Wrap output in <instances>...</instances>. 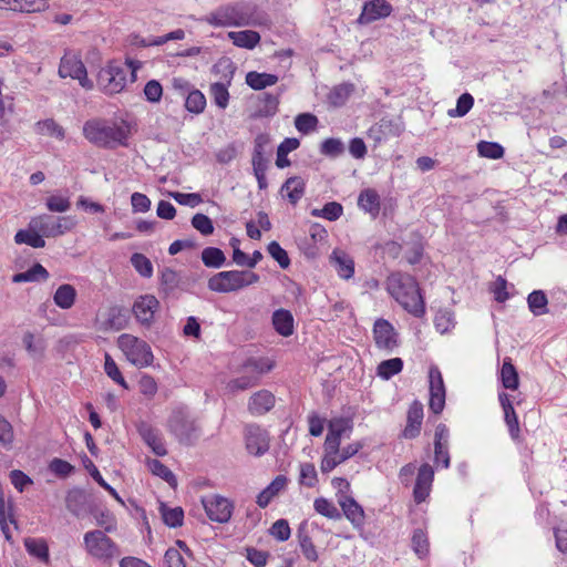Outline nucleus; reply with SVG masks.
Returning a JSON list of instances; mask_svg holds the SVG:
<instances>
[{
	"instance_id": "nucleus-22",
	"label": "nucleus",
	"mask_w": 567,
	"mask_h": 567,
	"mask_svg": "<svg viewBox=\"0 0 567 567\" xmlns=\"http://www.w3.org/2000/svg\"><path fill=\"white\" fill-rule=\"evenodd\" d=\"M330 261L333 265L338 276L344 280H349L354 275V260L344 250L334 249L330 256Z\"/></svg>"
},
{
	"instance_id": "nucleus-60",
	"label": "nucleus",
	"mask_w": 567,
	"mask_h": 567,
	"mask_svg": "<svg viewBox=\"0 0 567 567\" xmlns=\"http://www.w3.org/2000/svg\"><path fill=\"white\" fill-rule=\"evenodd\" d=\"M344 151V145L339 138H327L321 143V154L330 157H338Z\"/></svg>"
},
{
	"instance_id": "nucleus-21",
	"label": "nucleus",
	"mask_w": 567,
	"mask_h": 567,
	"mask_svg": "<svg viewBox=\"0 0 567 567\" xmlns=\"http://www.w3.org/2000/svg\"><path fill=\"white\" fill-rule=\"evenodd\" d=\"M423 405L419 401H414L408 411L406 425L403 430L405 439H414L420 434L423 421Z\"/></svg>"
},
{
	"instance_id": "nucleus-19",
	"label": "nucleus",
	"mask_w": 567,
	"mask_h": 567,
	"mask_svg": "<svg viewBox=\"0 0 567 567\" xmlns=\"http://www.w3.org/2000/svg\"><path fill=\"white\" fill-rule=\"evenodd\" d=\"M434 478V471L427 463L422 464L419 468L416 482L413 489L414 501L420 504L429 496L432 482Z\"/></svg>"
},
{
	"instance_id": "nucleus-61",
	"label": "nucleus",
	"mask_w": 567,
	"mask_h": 567,
	"mask_svg": "<svg viewBox=\"0 0 567 567\" xmlns=\"http://www.w3.org/2000/svg\"><path fill=\"white\" fill-rule=\"evenodd\" d=\"M267 251L282 269L289 267L290 259L288 254L277 241H271L267 247Z\"/></svg>"
},
{
	"instance_id": "nucleus-23",
	"label": "nucleus",
	"mask_w": 567,
	"mask_h": 567,
	"mask_svg": "<svg viewBox=\"0 0 567 567\" xmlns=\"http://www.w3.org/2000/svg\"><path fill=\"white\" fill-rule=\"evenodd\" d=\"M338 503L344 516L352 523L353 526L359 527L364 524L363 508L352 496L342 494L339 496Z\"/></svg>"
},
{
	"instance_id": "nucleus-8",
	"label": "nucleus",
	"mask_w": 567,
	"mask_h": 567,
	"mask_svg": "<svg viewBox=\"0 0 567 567\" xmlns=\"http://www.w3.org/2000/svg\"><path fill=\"white\" fill-rule=\"evenodd\" d=\"M31 228L37 229L42 238H55L70 231L75 221L71 216H53L41 214L30 219Z\"/></svg>"
},
{
	"instance_id": "nucleus-38",
	"label": "nucleus",
	"mask_w": 567,
	"mask_h": 567,
	"mask_svg": "<svg viewBox=\"0 0 567 567\" xmlns=\"http://www.w3.org/2000/svg\"><path fill=\"white\" fill-rule=\"evenodd\" d=\"M501 381L505 389L516 390L519 384L518 373L509 358H506L501 369Z\"/></svg>"
},
{
	"instance_id": "nucleus-31",
	"label": "nucleus",
	"mask_w": 567,
	"mask_h": 567,
	"mask_svg": "<svg viewBox=\"0 0 567 567\" xmlns=\"http://www.w3.org/2000/svg\"><path fill=\"white\" fill-rule=\"evenodd\" d=\"M22 342L32 358L41 360L44 357L47 342L42 337L35 338L34 333L27 331L22 337Z\"/></svg>"
},
{
	"instance_id": "nucleus-15",
	"label": "nucleus",
	"mask_w": 567,
	"mask_h": 567,
	"mask_svg": "<svg viewBox=\"0 0 567 567\" xmlns=\"http://www.w3.org/2000/svg\"><path fill=\"white\" fill-rule=\"evenodd\" d=\"M392 11L393 8L386 0H370L364 2L357 21L359 24H370L377 20L388 18Z\"/></svg>"
},
{
	"instance_id": "nucleus-29",
	"label": "nucleus",
	"mask_w": 567,
	"mask_h": 567,
	"mask_svg": "<svg viewBox=\"0 0 567 567\" xmlns=\"http://www.w3.org/2000/svg\"><path fill=\"white\" fill-rule=\"evenodd\" d=\"M246 84L255 91L264 90L268 86H272L278 82V76L271 73H259L257 71H250L246 74Z\"/></svg>"
},
{
	"instance_id": "nucleus-43",
	"label": "nucleus",
	"mask_w": 567,
	"mask_h": 567,
	"mask_svg": "<svg viewBox=\"0 0 567 567\" xmlns=\"http://www.w3.org/2000/svg\"><path fill=\"white\" fill-rule=\"evenodd\" d=\"M352 429L353 421L349 417H334L328 424V432L339 439H342L346 434L349 437Z\"/></svg>"
},
{
	"instance_id": "nucleus-20",
	"label": "nucleus",
	"mask_w": 567,
	"mask_h": 567,
	"mask_svg": "<svg viewBox=\"0 0 567 567\" xmlns=\"http://www.w3.org/2000/svg\"><path fill=\"white\" fill-rule=\"evenodd\" d=\"M275 395L268 390L255 392L248 401V411L252 415H262L275 406Z\"/></svg>"
},
{
	"instance_id": "nucleus-1",
	"label": "nucleus",
	"mask_w": 567,
	"mask_h": 567,
	"mask_svg": "<svg viewBox=\"0 0 567 567\" xmlns=\"http://www.w3.org/2000/svg\"><path fill=\"white\" fill-rule=\"evenodd\" d=\"M389 293L410 313L421 317L424 302L414 277L403 272H394L386 279Z\"/></svg>"
},
{
	"instance_id": "nucleus-10",
	"label": "nucleus",
	"mask_w": 567,
	"mask_h": 567,
	"mask_svg": "<svg viewBox=\"0 0 567 567\" xmlns=\"http://www.w3.org/2000/svg\"><path fill=\"white\" fill-rule=\"evenodd\" d=\"M159 301L153 295H142L137 297L132 306V312L136 321L150 328L154 323L155 313L159 310Z\"/></svg>"
},
{
	"instance_id": "nucleus-24",
	"label": "nucleus",
	"mask_w": 567,
	"mask_h": 567,
	"mask_svg": "<svg viewBox=\"0 0 567 567\" xmlns=\"http://www.w3.org/2000/svg\"><path fill=\"white\" fill-rule=\"evenodd\" d=\"M358 206L375 218L380 213V196L373 188L363 189L358 197Z\"/></svg>"
},
{
	"instance_id": "nucleus-37",
	"label": "nucleus",
	"mask_w": 567,
	"mask_h": 567,
	"mask_svg": "<svg viewBox=\"0 0 567 567\" xmlns=\"http://www.w3.org/2000/svg\"><path fill=\"white\" fill-rule=\"evenodd\" d=\"M245 27H266L271 24L269 16L258 10L256 7L246 6L245 10Z\"/></svg>"
},
{
	"instance_id": "nucleus-52",
	"label": "nucleus",
	"mask_w": 567,
	"mask_h": 567,
	"mask_svg": "<svg viewBox=\"0 0 567 567\" xmlns=\"http://www.w3.org/2000/svg\"><path fill=\"white\" fill-rule=\"evenodd\" d=\"M353 92L352 84H340L332 89L329 94V102L334 106L343 105Z\"/></svg>"
},
{
	"instance_id": "nucleus-50",
	"label": "nucleus",
	"mask_w": 567,
	"mask_h": 567,
	"mask_svg": "<svg viewBox=\"0 0 567 567\" xmlns=\"http://www.w3.org/2000/svg\"><path fill=\"white\" fill-rule=\"evenodd\" d=\"M161 513L164 523L172 528L183 525L184 512L181 507L168 508L164 505L161 506Z\"/></svg>"
},
{
	"instance_id": "nucleus-11",
	"label": "nucleus",
	"mask_w": 567,
	"mask_h": 567,
	"mask_svg": "<svg viewBox=\"0 0 567 567\" xmlns=\"http://www.w3.org/2000/svg\"><path fill=\"white\" fill-rule=\"evenodd\" d=\"M430 401L429 408L434 414H440L445 406V385L442 373L437 367L429 371Z\"/></svg>"
},
{
	"instance_id": "nucleus-51",
	"label": "nucleus",
	"mask_w": 567,
	"mask_h": 567,
	"mask_svg": "<svg viewBox=\"0 0 567 567\" xmlns=\"http://www.w3.org/2000/svg\"><path fill=\"white\" fill-rule=\"evenodd\" d=\"M148 467L151 470V472L163 478L165 482H167L169 485L172 486H176V476L174 475V473L165 465L163 464L161 461L158 460H151L148 461Z\"/></svg>"
},
{
	"instance_id": "nucleus-7",
	"label": "nucleus",
	"mask_w": 567,
	"mask_h": 567,
	"mask_svg": "<svg viewBox=\"0 0 567 567\" xmlns=\"http://www.w3.org/2000/svg\"><path fill=\"white\" fill-rule=\"evenodd\" d=\"M117 346L130 363L136 368L152 365L154 355L151 346L130 333H123L117 338Z\"/></svg>"
},
{
	"instance_id": "nucleus-36",
	"label": "nucleus",
	"mask_w": 567,
	"mask_h": 567,
	"mask_svg": "<svg viewBox=\"0 0 567 567\" xmlns=\"http://www.w3.org/2000/svg\"><path fill=\"white\" fill-rule=\"evenodd\" d=\"M527 303L534 316H543L548 312V299L543 290H534L527 297Z\"/></svg>"
},
{
	"instance_id": "nucleus-34",
	"label": "nucleus",
	"mask_w": 567,
	"mask_h": 567,
	"mask_svg": "<svg viewBox=\"0 0 567 567\" xmlns=\"http://www.w3.org/2000/svg\"><path fill=\"white\" fill-rule=\"evenodd\" d=\"M236 66L229 59H220L213 65L212 72L218 78L216 82L231 84Z\"/></svg>"
},
{
	"instance_id": "nucleus-12",
	"label": "nucleus",
	"mask_w": 567,
	"mask_h": 567,
	"mask_svg": "<svg viewBox=\"0 0 567 567\" xmlns=\"http://www.w3.org/2000/svg\"><path fill=\"white\" fill-rule=\"evenodd\" d=\"M246 6H227L218 9L208 18L216 27H245Z\"/></svg>"
},
{
	"instance_id": "nucleus-58",
	"label": "nucleus",
	"mask_w": 567,
	"mask_h": 567,
	"mask_svg": "<svg viewBox=\"0 0 567 567\" xmlns=\"http://www.w3.org/2000/svg\"><path fill=\"white\" fill-rule=\"evenodd\" d=\"M299 483L307 487H313L318 483V473L312 463L300 465Z\"/></svg>"
},
{
	"instance_id": "nucleus-3",
	"label": "nucleus",
	"mask_w": 567,
	"mask_h": 567,
	"mask_svg": "<svg viewBox=\"0 0 567 567\" xmlns=\"http://www.w3.org/2000/svg\"><path fill=\"white\" fill-rule=\"evenodd\" d=\"M83 546L92 559L102 564H110L121 555L116 543L102 529L86 532L83 536Z\"/></svg>"
},
{
	"instance_id": "nucleus-28",
	"label": "nucleus",
	"mask_w": 567,
	"mask_h": 567,
	"mask_svg": "<svg viewBox=\"0 0 567 567\" xmlns=\"http://www.w3.org/2000/svg\"><path fill=\"white\" fill-rule=\"evenodd\" d=\"M272 326L282 337H289L293 333V317L286 309H278L272 313Z\"/></svg>"
},
{
	"instance_id": "nucleus-6",
	"label": "nucleus",
	"mask_w": 567,
	"mask_h": 567,
	"mask_svg": "<svg viewBox=\"0 0 567 567\" xmlns=\"http://www.w3.org/2000/svg\"><path fill=\"white\" fill-rule=\"evenodd\" d=\"M272 369V365L264 359H248L243 368L241 375L229 380L226 390L235 394L239 391H246L259 383L260 377Z\"/></svg>"
},
{
	"instance_id": "nucleus-45",
	"label": "nucleus",
	"mask_w": 567,
	"mask_h": 567,
	"mask_svg": "<svg viewBox=\"0 0 567 567\" xmlns=\"http://www.w3.org/2000/svg\"><path fill=\"white\" fill-rule=\"evenodd\" d=\"M96 525L106 533H113L117 528L115 516L109 509H100L93 513Z\"/></svg>"
},
{
	"instance_id": "nucleus-17",
	"label": "nucleus",
	"mask_w": 567,
	"mask_h": 567,
	"mask_svg": "<svg viewBox=\"0 0 567 567\" xmlns=\"http://www.w3.org/2000/svg\"><path fill=\"white\" fill-rule=\"evenodd\" d=\"M246 447L252 455L260 456L269 449V439L265 430L257 425L246 429Z\"/></svg>"
},
{
	"instance_id": "nucleus-62",
	"label": "nucleus",
	"mask_w": 567,
	"mask_h": 567,
	"mask_svg": "<svg viewBox=\"0 0 567 567\" xmlns=\"http://www.w3.org/2000/svg\"><path fill=\"white\" fill-rule=\"evenodd\" d=\"M192 226L204 236H208L214 233V225L212 219L200 213L193 216Z\"/></svg>"
},
{
	"instance_id": "nucleus-56",
	"label": "nucleus",
	"mask_w": 567,
	"mask_h": 567,
	"mask_svg": "<svg viewBox=\"0 0 567 567\" xmlns=\"http://www.w3.org/2000/svg\"><path fill=\"white\" fill-rule=\"evenodd\" d=\"M318 125V118L311 113H301L295 118V126L298 132L309 134L315 131Z\"/></svg>"
},
{
	"instance_id": "nucleus-4",
	"label": "nucleus",
	"mask_w": 567,
	"mask_h": 567,
	"mask_svg": "<svg viewBox=\"0 0 567 567\" xmlns=\"http://www.w3.org/2000/svg\"><path fill=\"white\" fill-rule=\"evenodd\" d=\"M259 281V275L250 270H227L212 276L208 288L212 291L228 293Z\"/></svg>"
},
{
	"instance_id": "nucleus-59",
	"label": "nucleus",
	"mask_w": 567,
	"mask_h": 567,
	"mask_svg": "<svg viewBox=\"0 0 567 567\" xmlns=\"http://www.w3.org/2000/svg\"><path fill=\"white\" fill-rule=\"evenodd\" d=\"M45 206L52 213H65L70 209L71 202L69 197L52 195L45 199Z\"/></svg>"
},
{
	"instance_id": "nucleus-57",
	"label": "nucleus",
	"mask_w": 567,
	"mask_h": 567,
	"mask_svg": "<svg viewBox=\"0 0 567 567\" xmlns=\"http://www.w3.org/2000/svg\"><path fill=\"white\" fill-rule=\"evenodd\" d=\"M107 324L111 329L120 331L127 324V316L124 309L114 307L110 309Z\"/></svg>"
},
{
	"instance_id": "nucleus-13",
	"label": "nucleus",
	"mask_w": 567,
	"mask_h": 567,
	"mask_svg": "<svg viewBox=\"0 0 567 567\" xmlns=\"http://www.w3.org/2000/svg\"><path fill=\"white\" fill-rule=\"evenodd\" d=\"M99 84L107 94L118 93L126 85V72L118 65L110 64L100 71Z\"/></svg>"
},
{
	"instance_id": "nucleus-46",
	"label": "nucleus",
	"mask_w": 567,
	"mask_h": 567,
	"mask_svg": "<svg viewBox=\"0 0 567 567\" xmlns=\"http://www.w3.org/2000/svg\"><path fill=\"white\" fill-rule=\"evenodd\" d=\"M343 213V207L337 202L327 203L321 209H313L312 216L322 217L330 221L337 220Z\"/></svg>"
},
{
	"instance_id": "nucleus-27",
	"label": "nucleus",
	"mask_w": 567,
	"mask_h": 567,
	"mask_svg": "<svg viewBox=\"0 0 567 567\" xmlns=\"http://www.w3.org/2000/svg\"><path fill=\"white\" fill-rule=\"evenodd\" d=\"M228 38L234 45L247 50L255 49L260 42V34L254 30L230 31L228 32Z\"/></svg>"
},
{
	"instance_id": "nucleus-53",
	"label": "nucleus",
	"mask_w": 567,
	"mask_h": 567,
	"mask_svg": "<svg viewBox=\"0 0 567 567\" xmlns=\"http://www.w3.org/2000/svg\"><path fill=\"white\" fill-rule=\"evenodd\" d=\"M477 152L480 156L491 159H498L504 155L503 146L495 142L481 141L477 144Z\"/></svg>"
},
{
	"instance_id": "nucleus-47",
	"label": "nucleus",
	"mask_w": 567,
	"mask_h": 567,
	"mask_svg": "<svg viewBox=\"0 0 567 567\" xmlns=\"http://www.w3.org/2000/svg\"><path fill=\"white\" fill-rule=\"evenodd\" d=\"M206 97L199 90H193L188 93L185 107L188 112L199 114L205 110Z\"/></svg>"
},
{
	"instance_id": "nucleus-9",
	"label": "nucleus",
	"mask_w": 567,
	"mask_h": 567,
	"mask_svg": "<svg viewBox=\"0 0 567 567\" xmlns=\"http://www.w3.org/2000/svg\"><path fill=\"white\" fill-rule=\"evenodd\" d=\"M59 75L78 80L80 85L86 90L93 87L92 81L87 78L85 65L76 54L66 52L63 55L59 65Z\"/></svg>"
},
{
	"instance_id": "nucleus-42",
	"label": "nucleus",
	"mask_w": 567,
	"mask_h": 567,
	"mask_svg": "<svg viewBox=\"0 0 567 567\" xmlns=\"http://www.w3.org/2000/svg\"><path fill=\"white\" fill-rule=\"evenodd\" d=\"M202 260L206 267L220 268L226 262L225 254L216 247H207L202 251Z\"/></svg>"
},
{
	"instance_id": "nucleus-55",
	"label": "nucleus",
	"mask_w": 567,
	"mask_h": 567,
	"mask_svg": "<svg viewBox=\"0 0 567 567\" xmlns=\"http://www.w3.org/2000/svg\"><path fill=\"white\" fill-rule=\"evenodd\" d=\"M104 371H105L106 375L110 379H112L115 383H117L118 385H121L124 389L128 388L127 382L123 378L116 362L113 360V358L109 353H105Z\"/></svg>"
},
{
	"instance_id": "nucleus-49",
	"label": "nucleus",
	"mask_w": 567,
	"mask_h": 567,
	"mask_svg": "<svg viewBox=\"0 0 567 567\" xmlns=\"http://www.w3.org/2000/svg\"><path fill=\"white\" fill-rule=\"evenodd\" d=\"M131 264L134 269L144 278L153 276V265L151 260L143 254L135 252L131 256Z\"/></svg>"
},
{
	"instance_id": "nucleus-39",
	"label": "nucleus",
	"mask_w": 567,
	"mask_h": 567,
	"mask_svg": "<svg viewBox=\"0 0 567 567\" xmlns=\"http://www.w3.org/2000/svg\"><path fill=\"white\" fill-rule=\"evenodd\" d=\"M231 84L214 82L209 85V95L214 103L221 110L229 104V86Z\"/></svg>"
},
{
	"instance_id": "nucleus-32",
	"label": "nucleus",
	"mask_w": 567,
	"mask_h": 567,
	"mask_svg": "<svg viewBox=\"0 0 567 567\" xmlns=\"http://www.w3.org/2000/svg\"><path fill=\"white\" fill-rule=\"evenodd\" d=\"M75 298L76 290L69 284L61 285L53 296L54 303L64 310L70 309L74 305Z\"/></svg>"
},
{
	"instance_id": "nucleus-44",
	"label": "nucleus",
	"mask_w": 567,
	"mask_h": 567,
	"mask_svg": "<svg viewBox=\"0 0 567 567\" xmlns=\"http://www.w3.org/2000/svg\"><path fill=\"white\" fill-rule=\"evenodd\" d=\"M313 508L315 511L329 518V519H340L341 513L337 508V506L329 499L324 497H318L313 502Z\"/></svg>"
},
{
	"instance_id": "nucleus-48",
	"label": "nucleus",
	"mask_w": 567,
	"mask_h": 567,
	"mask_svg": "<svg viewBox=\"0 0 567 567\" xmlns=\"http://www.w3.org/2000/svg\"><path fill=\"white\" fill-rule=\"evenodd\" d=\"M429 547L430 544L426 533L421 528L415 529L412 535V548L414 553L420 558H424L429 554Z\"/></svg>"
},
{
	"instance_id": "nucleus-54",
	"label": "nucleus",
	"mask_w": 567,
	"mask_h": 567,
	"mask_svg": "<svg viewBox=\"0 0 567 567\" xmlns=\"http://www.w3.org/2000/svg\"><path fill=\"white\" fill-rule=\"evenodd\" d=\"M474 105V99L470 93H463L456 102V107L447 111L450 117H463Z\"/></svg>"
},
{
	"instance_id": "nucleus-25",
	"label": "nucleus",
	"mask_w": 567,
	"mask_h": 567,
	"mask_svg": "<svg viewBox=\"0 0 567 567\" xmlns=\"http://www.w3.org/2000/svg\"><path fill=\"white\" fill-rule=\"evenodd\" d=\"M281 193H286V196L291 205L297 203L303 197L306 192V183L303 178L299 176L289 177L281 186Z\"/></svg>"
},
{
	"instance_id": "nucleus-33",
	"label": "nucleus",
	"mask_w": 567,
	"mask_h": 567,
	"mask_svg": "<svg viewBox=\"0 0 567 567\" xmlns=\"http://www.w3.org/2000/svg\"><path fill=\"white\" fill-rule=\"evenodd\" d=\"M49 278L48 270L41 264H34L30 269L23 272L16 274L12 281L16 284L34 282L47 280Z\"/></svg>"
},
{
	"instance_id": "nucleus-16",
	"label": "nucleus",
	"mask_w": 567,
	"mask_h": 567,
	"mask_svg": "<svg viewBox=\"0 0 567 567\" xmlns=\"http://www.w3.org/2000/svg\"><path fill=\"white\" fill-rule=\"evenodd\" d=\"M373 337L378 348L392 350L398 346L393 326L384 319H378L373 326Z\"/></svg>"
},
{
	"instance_id": "nucleus-26",
	"label": "nucleus",
	"mask_w": 567,
	"mask_h": 567,
	"mask_svg": "<svg viewBox=\"0 0 567 567\" xmlns=\"http://www.w3.org/2000/svg\"><path fill=\"white\" fill-rule=\"evenodd\" d=\"M287 485V477L278 475L266 488H264L257 496V504L259 507L265 508Z\"/></svg>"
},
{
	"instance_id": "nucleus-35",
	"label": "nucleus",
	"mask_w": 567,
	"mask_h": 567,
	"mask_svg": "<svg viewBox=\"0 0 567 567\" xmlns=\"http://www.w3.org/2000/svg\"><path fill=\"white\" fill-rule=\"evenodd\" d=\"M27 551L43 563L49 561V547L44 538L28 537L24 539Z\"/></svg>"
},
{
	"instance_id": "nucleus-40",
	"label": "nucleus",
	"mask_w": 567,
	"mask_h": 567,
	"mask_svg": "<svg viewBox=\"0 0 567 567\" xmlns=\"http://www.w3.org/2000/svg\"><path fill=\"white\" fill-rule=\"evenodd\" d=\"M35 131L40 135L52 136L58 140L65 137L64 128L58 124L53 118H47L35 123Z\"/></svg>"
},
{
	"instance_id": "nucleus-41",
	"label": "nucleus",
	"mask_w": 567,
	"mask_h": 567,
	"mask_svg": "<svg viewBox=\"0 0 567 567\" xmlns=\"http://www.w3.org/2000/svg\"><path fill=\"white\" fill-rule=\"evenodd\" d=\"M403 369V361L401 358H392L379 363L377 373L383 380H389L393 375L400 373Z\"/></svg>"
},
{
	"instance_id": "nucleus-14",
	"label": "nucleus",
	"mask_w": 567,
	"mask_h": 567,
	"mask_svg": "<svg viewBox=\"0 0 567 567\" xmlns=\"http://www.w3.org/2000/svg\"><path fill=\"white\" fill-rule=\"evenodd\" d=\"M207 516L217 523H227L233 514V504L225 497L212 495L202 499Z\"/></svg>"
},
{
	"instance_id": "nucleus-5",
	"label": "nucleus",
	"mask_w": 567,
	"mask_h": 567,
	"mask_svg": "<svg viewBox=\"0 0 567 567\" xmlns=\"http://www.w3.org/2000/svg\"><path fill=\"white\" fill-rule=\"evenodd\" d=\"M167 427L181 444L193 445L200 436V427L196 419L183 408L172 412Z\"/></svg>"
},
{
	"instance_id": "nucleus-63",
	"label": "nucleus",
	"mask_w": 567,
	"mask_h": 567,
	"mask_svg": "<svg viewBox=\"0 0 567 567\" xmlns=\"http://www.w3.org/2000/svg\"><path fill=\"white\" fill-rule=\"evenodd\" d=\"M269 533L275 539L285 542L289 539L291 529L286 519H278L271 525Z\"/></svg>"
},
{
	"instance_id": "nucleus-18",
	"label": "nucleus",
	"mask_w": 567,
	"mask_h": 567,
	"mask_svg": "<svg viewBox=\"0 0 567 567\" xmlns=\"http://www.w3.org/2000/svg\"><path fill=\"white\" fill-rule=\"evenodd\" d=\"M137 432L154 454L157 456H165L167 454L163 437L157 429L153 427L147 422H140Z\"/></svg>"
},
{
	"instance_id": "nucleus-30",
	"label": "nucleus",
	"mask_w": 567,
	"mask_h": 567,
	"mask_svg": "<svg viewBox=\"0 0 567 567\" xmlns=\"http://www.w3.org/2000/svg\"><path fill=\"white\" fill-rule=\"evenodd\" d=\"M14 241L18 245L25 244L32 248H43L45 246L44 238L37 229L31 228V221H29L28 229H20L16 233Z\"/></svg>"
},
{
	"instance_id": "nucleus-64",
	"label": "nucleus",
	"mask_w": 567,
	"mask_h": 567,
	"mask_svg": "<svg viewBox=\"0 0 567 567\" xmlns=\"http://www.w3.org/2000/svg\"><path fill=\"white\" fill-rule=\"evenodd\" d=\"M504 412V421L508 427L509 435L513 440H517L519 437V423L517 414L514 408L503 410Z\"/></svg>"
},
{
	"instance_id": "nucleus-2",
	"label": "nucleus",
	"mask_w": 567,
	"mask_h": 567,
	"mask_svg": "<svg viewBox=\"0 0 567 567\" xmlns=\"http://www.w3.org/2000/svg\"><path fill=\"white\" fill-rule=\"evenodd\" d=\"M84 137L93 145L103 148H114L125 145L127 131L117 123L105 118H91L83 125Z\"/></svg>"
}]
</instances>
